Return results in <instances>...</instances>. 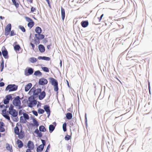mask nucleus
<instances>
[{"instance_id": "57", "label": "nucleus", "mask_w": 152, "mask_h": 152, "mask_svg": "<svg viewBox=\"0 0 152 152\" xmlns=\"http://www.w3.org/2000/svg\"><path fill=\"white\" fill-rule=\"evenodd\" d=\"M6 110L7 109H6L3 110H2V113L3 114V115H5V114L7 113H6Z\"/></svg>"}, {"instance_id": "34", "label": "nucleus", "mask_w": 152, "mask_h": 152, "mask_svg": "<svg viewBox=\"0 0 152 152\" xmlns=\"http://www.w3.org/2000/svg\"><path fill=\"white\" fill-rule=\"evenodd\" d=\"M34 22L32 21L31 22H29L27 24L28 26L30 28H32L34 25Z\"/></svg>"}, {"instance_id": "1", "label": "nucleus", "mask_w": 152, "mask_h": 152, "mask_svg": "<svg viewBox=\"0 0 152 152\" xmlns=\"http://www.w3.org/2000/svg\"><path fill=\"white\" fill-rule=\"evenodd\" d=\"M49 79L50 80V83L54 86V90L55 91L57 92V94L58 90V81L57 80L52 77L49 78Z\"/></svg>"}, {"instance_id": "29", "label": "nucleus", "mask_w": 152, "mask_h": 152, "mask_svg": "<svg viewBox=\"0 0 152 152\" xmlns=\"http://www.w3.org/2000/svg\"><path fill=\"white\" fill-rule=\"evenodd\" d=\"M34 75L36 76L40 77L42 76V73L40 71L38 70L34 72Z\"/></svg>"}, {"instance_id": "10", "label": "nucleus", "mask_w": 152, "mask_h": 152, "mask_svg": "<svg viewBox=\"0 0 152 152\" xmlns=\"http://www.w3.org/2000/svg\"><path fill=\"white\" fill-rule=\"evenodd\" d=\"M48 83L47 80L45 78H41L39 80L38 84L39 85H44L47 84Z\"/></svg>"}, {"instance_id": "25", "label": "nucleus", "mask_w": 152, "mask_h": 152, "mask_svg": "<svg viewBox=\"0 0 152 152\" xmlns=\"http://www.w3.org/2000/svg\"><path fill=\"white\" fill-rule=\"evenodd\" d=\"M29 61L31 63H33L36 62L37 61V59L34 57H32L29 58Z\"/></svg>"}, {"instance_id": "50", "label": "nucleus", "mask_w": 152, "mask_h": 152, "mask_svg": "<svg viewBox=\"0 0 152 152\" xmlns=\"http://www.w3.org/2000/svg\"><path fill=\"white\" fill-rule=\"evenodd\" d=\"M0 66L1 67L4 68V61L3 58H2V60Z\"/></svg>"}, {"instance_id": "18", "label": "nucleus", "mask_w": 152, "mask_h": 152, "mask_svg": "<svg viewBox=\"0 0 152 152\" xmlns=\"http://www.w3.org/2000/svg\"><path fill=\"white\" fill-rule=\"evenodd\" d=\"M82 26L83 28L87 27L88 25V20L82 21L81 23Z\"/></svg>"}, {"instance_id": "14", "label": "nucleus", "mask_w": 152, "mask_h": 152, "mask_svg": "<svg viewBox=\"0 0 152 152\" xmlns=\"http://www.w3.org/2000/svg\"><path fill=\"white\" fill-rule=\"evenodd\" d=\"M27 146L29 149L33 150L34 148V144L33 142L31 141H29L27 144Z\"/></svg>"}, {"instance_id": "6", "label": "nucleus", "mask_w": 152, "mask_h": 152, "mask_svg": "<svg viewBox=\"0 0 152 152\" xmlns=\"http://www.w3.org/2000/svg\"><path fill=\"white\" fill-rule=\"evenodd\" d=\"M11 25L10 23L8 24L5 29L4 34L6 36L8 35L11 30Z\"/></svg>"}, {"instance_id": "28", "label": "nucleus", "mask_w": 152, "mask_h": 152, "mask_svg": "<svg viewBox=\"0 0 152 152\" xmlns=\"http://www.w3.org/2000/svg\"><path fill=\"white\" fill-rule=\"evenodd\" d=\"M70 131L71 132V134L70 135H69L68 134L66 135L65 137V139L66 140L68 141L71 139V135L72 134V130L71 129H70Z\"/></svg>"}, {"instance_id": "36", "label": "nucleus", "mask_w": 152, "mask_h": 152, "mask_svg": "<svg viewBox=\"0 0 152 152\" xmlns=\"http://www.w3.org/2000/svg\"><path fill=\"white\" fill-rule=\"evenodd\" d=\"M5 99L10 101V100L12 99L11 94H9L6 95L5 96Z\"/></svg>"}, {"instance_id": "33", "label": "nucleus", "mask_w": 152, "mask_h": 152, "mask_svg": "<svg viewBox=\"0 0 152 152\" xmlns=\"http://www.w3.org/2000/svg\"><path fill=\"white\" fill-rule=\"evenodd\" d=\"M14 131L16 135H18L19 134V129L18 127L16 126L14 128Z\"/></svg>"}, {"instance_id": "5", "label": "nucleus", "mask_w": 152, "mask_h": 152, "mask_svg": "<svg viewBox=\"0 0 152 152\" xmlns=\"http://www.w3.org/2000/svg\"><path fill=\"white\" fill-rule=\"evenodd\" d=\"M12 104L15 106L18 107L21 104V101L19 96L15 97L12 101Z\"/></svg>"}, {"instance_id": "13", "label": "nucleus", "mask_w": 152, "mask_h": 152, "mask_svg": "<svg viewBox=\"0 0 152 152\" xmlns=\"http://www.w3.org/2000/svg\"><path fill=\"white\" fill-rule=\"evenodd\" d=\"M41 34L39 33L38 34H35L34 35L35 38L37 39V40H41L44 39L45 37V35Z\"/></svg>"}, {"instance_id": "56", "label": "nucleus", "mask_w": 152, "mask_h": 152, "mask_svg": "<svg viewBox=\"0 0 152 152\" xmlns=\"http://www.w3.org/2000/svg\"><path fill=\"white\" fill-rule=\"evenodd\" d=\"M103 16H104V14H102L101 15V16H100V17L98 18L99 20V22H100L101 20H102V17Z\"/></svg>"}, {"instance_id": "16", "label": "nucleus", "mask_w": 152, "mask_h": 152, "mask_svg": "<svg viewBox=\"0 0 152 152\" xmlns=\"http://www.w3.org/2000/svg\"><path fill=\"white\" fill-rule=\"evenodd\" d=\"M38 49L39 51L42 53L44 52L45 51V48L43 45L40 44L38 46Z\"/></svg>"}, {"instance_id": "41", "label": "nucleus", "mask_w": 152, "mask_h": 152, "mask_svg": "<svg viewBox=\"0 0 152 152\" xmlns=\"http://www.w3.org/2000/svg\"><path fill=\"white\" fill-rule=\"evenodd\" d=\"M3 116L7 119L10 121V118L8 113L7 114H5V115H3Z\"/></svg>"}, {"instance_id": "9", "label": "nucleus", "mask_w": 152, "mask_h": 152, "mask_svg": "<svg viewBox=\"0 0 152 152\" xmlns=\"http://www.w3.org/2000/svg\"><path fill=\"white\" fill-rule=\"evenodd\" d=\"M44 88V91H42V92H41L39 94H38V98L40 100H42L43 99L45 96H46V93L45 91V87L44 86H42V88Z\"/></svg>"}, {"instance_id": "23", "label": "nucleus", "mask_w": 152, "mask_h": 152, "mask_svg": "<svg viewBox=\"0 0 152 152\" xmlns=\"http://www.w3.org/2000/svg\"><path fill=\"white\" fill-rule=\"evenodd\" d=\"M6 148L8 151H10V152H12L13 150L12 146L10 145L9 144L7 143L6 144Z\"/></svg>"}, {"instance_id": "60", "label": "nucleus", "mask_w": 152, "mask_h": 152, "mask_svg": "<svg viewBox=\"0 0 152 152\" xmlns=\"http://www.w3.org/2000/svg\"><path fill=\"white\" fill-rule=\"evenodd\" d=\"M30 45H31V46L32 47V49L33 50H34V47H35V46L34 45V44H33L31 42L30 43Z\"/></svg>"}, {"instance_id": "48", "label": "nucleus", "mask_w": 152, "mask_h": 152, "mask_svg": "<svg viewBox=\"0 0 152 152\" xmlns=\"http://www.w3.org/2000/svg\"><path fill=\"white\" fill-rule=\"evenodd\" d=\"M85 125L87 126V114L86 113H85Z\"/></svg>"}, {"instance_id": "43", "label": "nucleus", "mask_w": 152, "mask_h": 152, "mask_svg": "<svg viewBox=\"0 0 152 152\" xmlns=\"http://www.w3.org/2000/svg\"><path fill=\"white\" fill-rule=\"evenodd\" d=\"M19 28L23 32H25L26 30L24 26H18Z\"/></svg>"}, {"instance_id": "46", "label": "nucleus", "mask_w": 152, "mask_h": 152, "mask_svg": "<svg viewBox=\"0 0 152 152\" xmlns=\"http://www.w3.org/2000/svg\"><path fill=\"white\" fill-rule=\"evenodd\" d=\"M3 102L4 104H7L9 103L10 101L5 99H3Z\"/></svg>"}, {"instance_id": "63", "label": "nucleus", "mask_w": 152, "mask_h": 152, "mask_svg": "<svg viewBox=\"0 0 152 152\" xmlns=\"http://www.w3.org/2000/svg\"><path fill=\"white\" fill-rule=\"evenodd\" d=\"M39 132V130H38V129H35V130L34 132L36 133V134H37V133H38Z\"/></svg>"}, {"instance_id": "19", "label": "nucleus", "mask_w": 152, "mask_h": 152, "mask_svg": "<svg viewBox=\"0 0 152 152\" xmlns=\"http://www.w3.org/2000/svg\"><path fill=\"white\" fill-rule=\"evenodd\" d=\"M61 14L62 19L63 21L65 17V12L64 9L62 7L61 8Z\"/></svg>"}, {"instance_id": "40", "label": "nucleus", "mask_w": 152, "mask_h": 152, "mask_svg": "<svg viewBox=\"0 0 152 152\" xmlns=\"http://www.w3.org/2000/svg\"><path fill=\"white\" fill-rule=\"evenodd\" d=\"M66 123H64L63 124L62 126V128L63 129V131L64 132H66V131L67 129H66Z\"/></svg>"}, {"instance_id": "58", "label": "nucleus", "mask_w": 152, "mask_h": 152, "mask_svg": "<svg viewBox=\"0 0 152 152\" xmlns=\"http://www.w3.org/2000/svg\"><path fill=\"white\" fill-rule=\"evenodd\" d=\"M50 145L49 144L48 145L47 147V148H46V150L45 152H48V150H49V149H50Z\"/></svg>"}, {"instance_id": "12", "label": "nucleus", "mask_w": 152, "mask_h": 152, "mask_svg": "<svg viewBox=\"0 0 152 152\" xmlns=\"http://www.w3.org/2000/svg\"><path fill=\"white\" fill-rule=\"evenodd\" d=\"M53 125L50 124L49 126V129L50 133H52L54 130L56 125V123L55 122H53Z\"/></svg>"}, {"instance_id": "30", "label": "nucleus", "mask_w": 152, "mask_h": 152, "mask_svg": "<svg viewBox=\"0 0 152 152\" xmlns=\"http://www.w3.org/2000/svg\"><path fill=\"white\" fill-rule=\"evenodd\" d=\"M37 97H36V96H34V95L31 96L28 98V100L29 102H31L33 100L35 99Z\"/></svg>"}, {"instance_id": "4", "label": "nucleus", "mask_w": 152, "mask_h": 152, "mask_svg": "<svg viewBox=\"0 0 152 152\" xmlns=\"http://www.w3.org/2000/svg\"><path fill=\"white\" fill-rule=\"evenodd\" d=\"M30 90L31 91V93H33V95L38 97V94L42 91V89L41 88H38L36 89V88L33 87Z\"/></svg>"}, {"instance_id": "17", "label": "nucleus", "mask_w": 152, "mask_h": 152, "mask_svg": "<svg viewBox=\"0 0 152 152\" xmlns=\"http://www.w3.org/2000/svg\"><path fill=\"white\" fill-rule=\"evenodd\" d=\"M38 59L39 60H43L47 61H49L50 60V58L49 57L45 56H39L38 57Z\"/></svg>"}, {"instance_id": "20", "label": "nucleus", "mask_w": 152, "mask_h": 152, "mask_svg": "<svg viewBox=\"0 0 152 152\" xmlns=\"http://www.w3.org/2000/svg\"><path fill=\"white\" fill-rule=\"evenodd\" d=\"M32 86V84L31 83H29L26 85L25 88V91L27 92L30 89Z\"/></svg>"}, {"instance_id": "61", "label": "nucleus", "mask_w": 152, "mask_h": 152, "mask_svg": "<svg viewBox=\"0 0 152 152\" xmlns=\"http://www.w3.org/2000/svg\"><path fill=\"white\" fill-rule=\"evenodd\" d=\"M4 85V83L3 82H1L0 83V87H3Z\"/></svg>"}, {"instance_id": "49", "label": "nucleus", "mask_w": 152, "mask_h": 152, "mask_svg": "<svg viewBox=\"0 0 152 152\" xmlns=\"http://www.w3.org/2000/svg\"><path fill=\"white\" fill-rule=\"evenodd\" d=\"M10 32V36H12L16 34L15 33V31L14 30L11 31Z\"/></svg>"}, {"instance_id": "7", "label": "nucleus", "mask_w": 152, "mask_h": 152, "mask_svg": "<svg viewBox=\"0 0 152 152\" xmlns=\"http://www.w3.org/2000/svg\"><path fill=\"white\" fill-rule=\"evenodd\" d=\"M26 71V69L25 70V75L26 76H28L32 75L34 72V69L31 67H28Z\"/></svg>"}, {"instance_id": "53", "label": "nucleus", "mask_w": 152, "mask_h": 152, "mask_svg": "<svg viewBox=\"0 0 152 152\" xmlns=\"http://www.w3.org/2000/svg\"><path fill=\"white\" fill-rule=\"evenodd\" d=\"M5 124L3 122H0V127H3L4 126Z\"/></svg>"}, {"instance_id": "59", "label": "nucleus", "mask_w": 152, "mask_h": 152, "mask_svg": "<svg viewBox=\"0 0 152 152\" xmlns=\"http://www.w3.org/2000/svg\"><path fill=\"white\" fill-rule=\"evenodd\" d=\"M47 38H45L43 41V43H45L48 42Z\"/></svg>"}, {"instance_id": "47", "label": "nucleus", "mask_w": 152, "mask_h": 152, "mask_svg": "<svg viewBox=\"0 0 152 152\" xmlns=\"http://www.w3.org/2000/svg\"><path fill=\"white\" fill-rule=\"evenodd\" d=\"M25 18L26 20L28 22H31V21H32L33 20L30 18L27 17H26Z\"/></svg>"}, {"instance_id": "27", "label": "nucleus", "mask_w": 152, "mask_h": 152, "mask_svg": "<svg viewBox=\"0 0 152 152\" xmlns=\"http://www.w3.org/2000/svg\"><path fill=\"white\" fill-rule=\"evenodd\" d=\"M72 115L71 113H68L66 114V118L68 120H70L72 118Z\"/></svg>"}, {"instance_id": "51", "label": "nucleus", "mask_w": 152, "mask_h": 152, "mask_svg": "<svg viewBox=\"0 0 152 152\" xmlns=\"http://www.w3.org/2000/svg\"><path fill=\"white\" fill-rule=\"evenodd\" d=\"M33 114L36 116H37L38 115V113L35 110H33L32 111Z\"/></svg>"}, {"instance_id": "32", "label": "nucleus", "mask_w": 152, "mask_h": 152, "mask_svg": "<svg viewBox=\"0 0 152 152\" xmlns=\"http://www.w3.org/2000/svg\"><path fill=\"white\" fill-rule=\"evenodd\" d=\"M39 131L41 132H45L46 131L45 127L43 125H41L39 127Z\"/></svg>"}, {"instance_id": "26", "label": "nucleus", "mask_w": 152, "mask_h": 152, "mask_svg": "<svg viewBox=\"0 0 152 152\" xmlns=\"http://www.w3.org/2000/svg\"><path fill=\"white\" fill-rule=\"evenodd\" d=\"M44 147L42 146L41 145H39L37 148V152H41L43 150Z\"/></svg>"}, {"instance_id": "45", "label": "nucleus", "mask_w": 152, "mask_h": 152, "mask_svg": "<svg viewBox=\"0 0 152 152\" xmlns=\"http://www.w3.org/2000/svg\"><path fill=\"white\" fill-rule=\"evenodd\" d=\"M41 140L42 143V144H41V145L42 146H43V147H44V146L46 145V141L45 140L42 139H41Z\"/></svg>"}, {"instance_id": "21", "label": "nucleus", "mask_w": 152, "mask_h": 152, "mask_svg": "<svg viewBox=\"0 0 152 152\" xmlns=\"http://www.w3.org/2000/svg\"><path fill=\"white\" fill-rule=\"evenodd\" d=\"M43 108L47 113H50V106L48 105H45L44 106Z\"/></svg>"}, {"instance_id": "52", "label": "nucleus", "mask_w": 152, "mask_h": 152, "mask_svg": "<svg viewBox=\"0 0 152 152\" xmlns=\"http://www.w3.org/2000/svg\"><path fill=\"white\" fill-rule=\"evenodd\" d=\"M41 132L39 131L37 134L39 137H41L42 136V134Z\"/></svg>"}, {"instance_id": "39", "label": "nucleus", "mask_w": 152, "mask_h": 152, "mask_svg": "<svg viewBox=\"0 0 152 152\" xmlns=\"http://www.w3.org/2000/svg\"><path fill=\"white\" fill-rule=\"evenodd\" d=\"M14 49L16 51L19 50L20 49V45L18 44L14 46Z\"/></svg>"}, {"instance_id": "62", "label": "nucleus", "mask_w": 152, "mask_h": 152, "mask_svg": "<svg viewBox=\"0 0 152 152\" xmlns=\"http://www.w3.org/2000/svg\"><path fill=\"white\" fill-rule=\"evenodd\" d=\"M23 112H22V110H20L19 111V115H21L23 114Z\"/></svg>"}, {"instance_id": "38", "label": "nucleus", "mask_w": 152, "mask_h": 152, "mask_svg": "<svg viewBox=\"0 0 152 152\" xmlns=\"http://www.w3.org/2000/svg\"><path fill=\"white\" fill-rule=\"evenodd\" d=\"M12 1L13 4L15 6L16 8H17L19 7V4L16 2V0H12Z\"/></svg>"}, {"instance_id": "11", "label": "nucleus", "mask_w": 152, "mask_h": 152, "mask_svg": "<svg viewBox=\"0 0 152 152\" xmlns=\"http://www.w3.org/2000/svg\"><path fill=\"white\" fill-rule=\"evenodd\" d=\"M3 48H4V50H1L2 55L5 58L8 59L9 58L8 51L4 46H3Z\"/></svg>"}, {"instance_id": "8", "label": "nucleus", "mask_w": 152, "mask_h": 152, "mask_svg": "<svg viewBox=\"0 0 152 152\" xmlns=\"http://www.w3.org/2000/svg\"><path fill=\"white\" fill-rule=\"evenodd\" d=\"M20 126L21 127L20 131L18 135V137L19 139H22L24 137L25 134L23 130V127L21 125H20Z\"/></svg>"}, {"instance_id": "15", "label": "nucleus", "mask_w": 152, "mask_h": 152, "mask_svg": "<svg viewBox=\"0 0 152 152\" xmlns=\"http://www.w3.org/2000/svg\"><path fill=\"white\" fill-rule=\"evenodd\" d=\"M37 104V101L36 100L34 99L31 102H30L28 104V106L30 108H32L34 106L36 105Z\"/></svg>"}, {"instance_id": "54", "label": "nucleus", "mask_w": 152, "mask_h": 152, "mask_svg": "<svg viewBox=\"0 0 152 152\" xmlns=\"http://www.w3.org/2000/svg\"><path fill=\"white\" fill-rule=\"evenodd\" d=\"M5 129L3 127H1V128L0 130V132H4L5 131Z\"/></svg>"}, {"instance_id": "37", "label": "nucleus", "mask_w": 152, "mask_h": 152, "mask_svg": "<svg viewBox=\"0 0 152 152\" xmlns=\"http://www.w3.org/2000/svg\"><path fill=\"white\" fill-rule=\"evenodd\" d=\"M33 122L34 126H36L37 127L39 126L38 122L35 118H33Z\"/></svg>"}, {"instance_id": "44", "label": "nucleus", "mask_w": 152, "mask_h": 152, "mask_svg": "<svg viewBox=\"0 0 152 152\" xmlns=\"http://www.w3.org/2000/svg\"><path fill=\"white\" fill-rule=\"evenodd\" d=\"M44 110L42 109L39 108L38 110V112L39 114H42L44 113Z\"/></svg>"}, {"instance_id": "55", "label": "nucleus", "mask_w": 152, "mask_h": 152, "mask_svg": "<svg viewBox=\"0 0 152 152\" xmlns=\"http://www.w3.org/2000/svg\"><path fill=\"white\" fill-rule=\"evenodd\" d=\"M36 10V9L35 8H34V7H32L31 8V12H33L35 11Z\"/></svg>"}, {"instance_id": "42", "label": "nucleus", "mask_w": 152, "mask_h": 152, "mask_svg": "<svg viewBox=\"0 0 152 152\" xmlns=\"http://www.w3.org/2000/svg\"><path fill=\"white\" fill-rule=\"evenodd\" d=\"M42 69L45 72H49V69L48 68L46 67H42Z\"/></svg>"}, {"instance_id": "35", "label": "nucleus", "mask_w": 152, "mask_h": 152, "mask_svg": "<svg viewBox=\"0 0 152 152\" xmlns=\"http://www.w3.org/2000/svg\"><path fill=\"white\" fill-rule=\"evenodd\" d=\"M23 117L26 120H28L29 119V117L28 115L26 113H23Z\"/></svg>"}, {"instance_id": "31", "label": "nucleus", "mask_w": 152, "mask_h": 152, "mask_svg": "<svg viewBox=\"0 0 152 152\" xmlns=\"http://www.w3.org/2000/svg\"><path fill=\"white\" fill-rule=\"evenodd\" d=\"M27 122L26 120L23 118V116H21L20 117V122L22 124H25Z\"/></svg>"}, {"instance_id": "3", "label": "nucleus", "mask_w": 152, "mask_h": 152, "mask_svg": "<svg viewBox=\"0 0 152 152\" xmlns=\"http://www.w3.org/2000/svg\"><path fill=\"white\" fill-rule=\"evenodd\" d=\"M18 86L15 84L8 85L5 89V91H9V92L16 91L17 90Z\"/></svg>"}, {"instance_id": "24", "label": "nucleus", "mask_w": 152, "mask_h": 152, "mask_svg": "<svg viewBox=\"0 0 152 152\" xmlns=\"http://www.w3.org/2000/svg\"><path fill=\"white\" fill-rule=\"evenodd\" d=\"M35 32L37 33V34L39 33H41L42 32V29L39 26H37L35 29Z\"/></svg>"}, {"instance_id": "22", "label": "nucleus", "mask_w": 152, "mask_h": 152, "mask_svg": "<svg viewBox=\"0 0 152 152\" xmlns=\"http://www.w3.org/2000/svg\"><path fill=\"white\" fill-rule=\"evenodd\" d=\"M17 144L19 148H21L23 146V144L22 141L20 140H17Z\"/></svg>"}, {"instance_id": "2", "label": "nucleus", "mask_w": 152, "mask_h": 152, "mask_svg": "<svg viewBox=\"0 0 152 152\" xmlns=\"http://www.w3.org/2000/svg\"><path fill=\"white\" fill-rule=\"evenodd\" d=\"M14 107L11 104L9 108V110L7 111V113L11 115L12 116L16 117L17 116L18 112L14 109Z\"/></svg>"}, {"instance_id": "64", "label": "nucleus", "mask_w": 152, "mask_h": 152, "mask_svg": "<svg viewBox=\"0 0 152 152\" xmlns=\"http://www.w3.org/2000/svg\"><path fill=\"white\" fill-rule=\"evenodd\" d=\"M31 150H32L31 149L28 148L26 150V152H31Z\"/></svg>"}]
</instances>
